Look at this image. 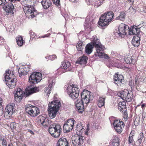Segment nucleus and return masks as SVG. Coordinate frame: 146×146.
<instances>
[{
	"label": "nucleus",
	"mask_w": 146,
	"mask_h": 146,
	"mask_svg": "<svg viewBox=\"0 0 146 146\" xmlns=\"http://www.w3.org/2000/svg\"><path fill=\"white\" fill-rule=\"evenodd\" d=\"M114 18V14L112 11H107L102 14L99 18L98 24L99 27L104 29L112 21Z\"/></svg>",
	"instance_id": "obj_1"
},
{
	"label": "nucleus",
	"mask_w": 146,
	"mask_h": 146,
	"mask_svg": "<svg viewBox=\"0 0 146 146\" xmlns=\"http://www.w3.org/2000/svg\"><path fill=\"white\" fill-rule=\"evenodd\" d=\"M61 106L60 102L58 100H54L49 103L48 111L49 115L51 119L55 117Z\"/></svg>",
	"instance_id": "obj_2"
},
{
	"label": "nucleus",
	"mask_w": 146,
	"mask_h": 146,
	"mask_svg": "<svg viewBox=\"0 0 146 146\" xmlns=\"http://www.w3.org/2000/svg\"><path fill=\"white\" fill-rule=\"evenodd\" d=\"M61 127L59 124L53 123L48 128V132L51 136L55 138L58 137L61 133Z\"/></svg>",
	"instance_id": "obj_3"
},
{
	"label": "nucleus",
	"mask_w": 146,
	"mask_h": 146,
	"mask_svg": "<svg viewBox=\"0 0 146 146\" xmlns=\"http://www.w3.org/2000/svg\"><path fill=\"white\" fill-rule=\"evenodd\" d=\"M66 88L67 92L68 94V95L73 100L76 99L78 98L79 96L80 90L76 87L77 86L72 84V85L69 86L67 87L66 86Z\"/></svg>",
	"instance_id": "obj_4"
},
{
	"label": "nucleus",
	"mask_w": 146,
	"mask_h": 146,
	"mask_svg": "<svg viewBox=\"0 0 146 146\" xmlns=\"http://www.w3.org/2000/svg\"><path fill=\"white\" fill-rule=\"evenodd\" d=\"M80 99L84 104L87 106V104L93 100L94 97L93 94L91 92L86 90H84L81 92L80 95Z\"/></svg>",
	"instance_id": "obj_5"
},
{
	"label": "nucleus",
	"mask_w": 146,
	"mask_h": 146,
	"mask_svg": "<svg viewBox=\"0 0 146 146\" xmlns=\"http://www.w3.org/2000/svg\"><path fill=\"white\" fill-rule=\"evenodd\" d=\"M42 74L38 72H32L30 76L28 82L31 84H36L42 80Z\"/></svg>",
	"instance_id": "obj_6"
},
{
	"label": "nucleus",
	"mask_w": 146,
	"mask_h": 146,
	"mask_svg": "<svg viewBox=\"0 0 146 146\" xmlns=\"http://www.w3.org/2000/svg\"><path fill=\"white\" fill-rule=\"evenodd\" d=\"M113 79L114 83L117 86L124 85L127 82V81L124 80L123 76L119 74L118 72L115 73L113 76Z\"/></svg>",
	"instance_id": "obj_7"
},
{
	"label": "nucleus",
	"mask_w": 146,
	"mask_h": 146,
	"mask_svg": "<svg viewBox=\"0 0 146 146\" xmlns=\"http://www.w3.org/2000/svg\"><path fill=\"white\" fill-rule=\"evenodd\" d=\"M139 26L133 25L130 27H129L128 30V34L130 35H143V32L140 30L141 27H139Z\"/></svg>",
	"instance_id": "obj_8"
},
{
	"label": "nucleus",
	"mask_w": 146,
	"mask_h": 146,
	"mask_svg": "<svg viewBox=\"0 0 146 146\" xmlns=\"http://www.w3.org/2000/svg\"><path fill=\"white\" fill-rule=\"evenodd\" d=\"M29 85L25 89L26 96L27 97L39 91V89L35 86V84H31L29 83Z\"/></svg>",
	"instance_id": "obj_9"
},
{
	"label": "nucleus",
	"mask_w": 146,
	"mask_h": 146,
	"mask_svg": "<svg viewBox=\"0 0 146 146\" xmlns=\"http://www.w3.org/2000/svg\"><path fill=\"white\" fill-rule=\"evenodd\" d=\"M129 26L125 24L121 23L118 27V30L117 32L119 36L122 37L123 36L126 35L127 33L126 32V30H128Z\"/></svg>",
	"instance_id": "obj_10"
},
{
	"label": "nucleus",
	"mask_w": 146,
	"mask_h": 146,
	"mask_svg": "<svg viewBox=\"0 0 146 146\" xmlns=\"http://www.w3.org/2000/svg\"><path fill=\"white\" fill-rule=\"evenodd\" d=\"M84 137L78 135L77 137H72V142L74 146H80L83 143Z\"/></svg>",
	"instance_id": "obj_11"
},
{
	"label": "nucleus",
	"mask_w": 146,
	"mask_h": 146,
	"mask_svg": "<svg viewBox=\"0 0 146 146\" xmlns=\"http://www.w3.org/2000/svg\"><path fill=\"white\" fill-rule=\"evenodd\" d=\"M14 104L11 103L8 104L5 108L4 114L6 116H8L9 117L12 116L13 113H15V110L14 109Z\"/></svg>",
	"instance_id": "obj_12"
},
{
	"label": "nucleus",
	"mask_w": 146,
	"mask_h": 146,
	"mask_svg": "<svg viewBox=\"0 0 146 146\" xmlns=\"http://www.w3.org/2000/svg\"><path fill=\"white\" fill-rule=\"evenodd\" d=\"M4 10L9 14H13V11L14 6L13 4L11 2H7L3 7Z\"/></svg>",
	"instance_id": "obj_13"
},
{
	"label": "nucleus",
	"mask_w": 146,
	"mask_h": 146,
	"mask_svg": "<svg viewBox=\"0 0 146 146\" xmlns=\"http://www.w3.org/2000/svg\"><path fill=\"white\" fill-rule=\"evenodd\" d=\"M84 104L81 99H78L76 101L75 104L76 108L79 113H82L84 111Z\"/></svg>",
	"instance_id": "obj_14"
},
{
	"label": "nucleus",
	"mask_w": 146,
	"mask_h": 146,
	"mask_svg": "<svg viewBox=\"0 0 146 146\" xmlns=\"http://www.w3.org/2000/svg\"><path fill=\"white\" fill-rule=\"evenodd\" d=\"M125 95L122 99L127 102L131 101L133 98V94L132 92H129L127 90H125Z\"/></svg>",
	"instance_id": "obj_15"
},
{
	"label": "nucleus",
	"mask_w": 146,
	"mask_h": 146,
	"mask_svg": "<svg viewBox=\"0 0 146 146\" xmlns=\"http://www.w3.org/2000/svg\"><path fill=\"white\" fill-rule=\"evenodd\" d=\"M41 3L44 9H47L50 8L51 10L52 9V3L50 0H42Z\"/></svg>",
	"instance_id": "obj_16"
},
{
	"label": "nucleus",
	"mask_w": 146,
	"mask_h": 146,
	"mask_svg": "<svg viewBox=\"0 0 146 146\" xmlns=\"http://www.w3.org/2000/svg\"><path fill=\"white\" fill-rule=\"evenodd\" d=\"M88 57L83 55V56L79 57L76 62V64H79L82 65H84L86 64Z\"/></svg>",
	"instance_id": "obj_17"
},
{
	"label": "nucleus",
	"mask_w": 146,
	"mask_h": 146,
	"mask_svg": "<svg viewBox=\"0 0 146 146\" xmlns=\"http://www.w3.org/2000/svg\"><path fill=\"white\" fill-rule=\"evenodd\" d=\"M23 91L22 90L19 92H14L13 94H14V99L17 102H20L23 97Z\"/></svg>",
	"instance_id": "obj_18"
},
{
	"label": "nucleus",
	"mask_w": 146,
	"mask_h": 146,
	"mask_svg": "<svg viewBox=\"0 0 146 146\" xmlns=\"http://www.w3.org/2000/svg\"><path fill=\"white\" fill-rule=\"evenodd\" d=\"M120 123L119 121L117 119H116L114 120L113 124L115 131L118 133H120L122 132L123 129L121 126L118 123Z\"/></svg>",
	"instance_id": "obj_19"
},
{
	"label": "nucleus",
	"mask_w": 146,
	"mask_h": 146,
	"mask_svg": "<svg viewBox=\"0 0 146 146\" xmlns=\"http://www.w3.org/2000/svg\"><path fill=\"white\" fill-rule=\"evenodd\" d=\"M8 79H5V81L6 82V84L8 86L9 88H14L16 85V82H14V78L11 80V78L10 77V78H7Z\"/></svg>",
	"instance_id": "obj_20"
},
{
	"label": "nucleus",
	"mask_w": 146,
	"mask_h": 146,
	"mask_svg": "<svg viewBox=\"0 0 146 146\" xmlns=\"http://www.w3.org/2000/svg\"><path fill=\"white\" fill-rule=\"evenodd\" d=\"M40 113V111L39 109L36 106L32 105L30 115L35 117L39 114Z\"/></svg>",
	"instance_id": "obj_21"
},
{
	"label": "nucleus",
	"mask_w": 146,
	"mask_h": 146,
	"mask_svg": "<svg viewBox=\"0 0 146 146\" xmlns=\"http://www.w3.org/2000/svg\"><path fill=\"white\" fill-rule=\"evenodd\" d=\"M69 143L67 139L64 137L60 138L57 143V146H68Z\"/></svg>",
	"instance_id": "obj_22"
},
{
	"label": "nucleus",
	"mask_w": 146,
	"mask_h": 146,
	"mask_svg": "<svg viewBox=\"0 0 146 146\" xmlns=\"http://www.w3.org/2000/svg\"><path fill=\"white\" fill-rule=\"evenodd\" d=\"M91 43L95 47L96 49L101 48L102 45L100 41L99 40L97 37H95L93 39Z\"/></svg>",
	"instance_id": "obj_23"
},
{
	"label": "nucleus",
	"mask_w": 146,
	"mask_h": 146,
	"mask_svg": "<svg viewBox=\"0 0 146 146\" xmlns=\"http://www.w3.org/2000/svg\"><path fill=\"white\" fill-rule=\"evenodd\" d=\"M40 121L41 124L45 127H48L50 123V121H49L48 118L43 116L41 117Z\"/></svg>",
	"instance_id": "obj_24"
},
{
	"label": "nucleus",
	"mask_w": 146,
	"mask_h": 146,
	"mask_svg": "<svg viewBox=\"0 0 146 146\" xmlns=\"http://www.w3.org/2000/svg\"><path fill=\"white\" fill-rule=\"evenodd\" d=\"M83 129V127L81 123L80 122L77 124L76 130V133L78 135H82Z\"/></svg>",
	"instance_id": "obj_25"
},
{
	"label": "nucleus",
	"mask_w": 146,
	"mask_h": 146,
	"mask_svg": "<svg viewBox=\"0 0 146 146\" xmlns=\"http://www.w3.org/2000/svg\"><path fill=\"white\" fill-rule=\"evenodd\" d=\"M29 34H30V36L31 37V38L30 40L31 39V38H44L46 37H48L50 35V33L47 34L46 35H45L43 36H39V37H38L37 38V36L36 35V34L35 33L32 32V30H31L29 31Z\"/></svg>",
	"instance_id": "obj_26"
},
{
	"label": "nucleus",
	"mask_w": 146,
	"mask_h": 146,
	"mask_svg": "<svg viewBox=\"0 0 146 146\" xmlns=\"http://www.w3.org/2000/svg\"><path fill=\"white\" fill-rule=\"evenodd\" d=\"M94 46L90 43H88L85 47V52L88 54H90L92 51V49Z\"/></svg>",
	"instance_id": "obj_27"
},
{
	"label": "nucleus",
	"mask_w": 146,
	"mask_h": 146,
	"mask_svg": "<svg viewBox=\"0 0 146 146\" xmlns=\"http://www.w3.org/2000/svg\"><path fill=\"white\" fill-rule=\"evenodd\" d=\"M119 110L120 112H123V110L127 109L126 104L125 102L123 101L122 102H120L118 105Z\"/></svg>",
	"instance_id": "obj_28"
},
{
	"label": "nucleus",
	"mask_w": 146,
	"mask_h": 146,
	"mask_svg": "<svg viewBox=\"0 0 146 146\" xmlns=\"http://www.w3.org/2000/svg\"><path fill=\"white\" fill-rule=\"evenodd\" d=\"M16 42L17 45L20 46H22L25 41L23 40L22 36H18L16 37Z\"/></svg>",
	"instance_id": "obj_29"
},
{
	"label": "nucleus",
	"mask_w": 146,
	"mask_h": 146,
	"mask_svg": "<svg viewBox=\"0 0 146 146\" xmlns=\"http://www.w3.org/2000/svg\"><path fill=\"white\" fill-rule=\"evenodd\" d=\"M73 128L72 127L68 125V124L64 122L63 126V129L64 132L65 133L69 132Z\"/></svg>",
	"instance_id": "obj_30"
},
{
	"label": "nucleus",
	"mask_w": 146,
	"mask_h": 146,
	"mask_svg": "<svg viewBox=\"0 0 146 146\" xmlns=\"http://www.w3.org/2000/svg\"><path fill=\"white\" fill-rule=\"evenodd\" d=\"M126 14L124 12H121L120 13L119 15L116 17L115 20L124 21L125 19Z\"/></svg>",
	"instance_id": "obj_31"
},
{
	"label": "nucleus",
	"mask_w": 146,
	"mask_h": 146,
	"mask_svg": "<svg viewBox=\"0 0 146 146\" xmlns=\"http://www.w3.org/2000/svg\"><path fill=\"white\" fill-rule=\"evenodd\" d=\"M70 66V62L68 61L65 60L62 62L61 64V67L62 69H66Z\"/></svg>",
	"instance_id": "obj_32"
},
{
	"label": "nucleus",
	"mask_w": 146,
	"mask_h": 146,
	"mask_svg": "<svg viewBox=\"0 0 146 146\" xmlns=\"http://www.w3.org/2000/svg\"><path fill=\"white\" fill-rule=\"evenodd\" d=\"M119 139L118 137H115L112 141V145L113 146H119L120 145Z\"/></svg>",
	"instance_id": "obj_33"
},
{
	"label": "nucleus",
	"mask_w": 146,
	"mask_h": 146,
	"mask_svg": "<svg viewBox=\"0 0 146 146\" xmlns=\"http://www.w3.org/2000/svg\"><path fill=\"white\" fill-rule=\"evenodd\" d=\"M124 60L125 62L127 64H130L132 63V62L134 59L132 58L131 56L129 55H126L124 58Z\"/></svg>",
	"instance_id": "obj_34"
},
{
	"label": "nucleus",
	"mask_w": 146,
	"mask_h": 146,
	"mask_svg": "<svg viewBox=\"0 0 146 146\" xmlns=\"http://www.w3.org/2000/svg\"><path fill=\"white\" fill-rule=\"evenodd\" d=\"M96 53L94 55H93L92 57V58H95L94 57L98 56L101 58H103V53L101 52V50L100 49V48L98 49H96Z\"/></svg>",
	"instance_id": "obj_35"
},
{
	"label": "nucleus",
	"mask_w": 146,
	"mask_h": 146,
	"mask_svg": "<svg viewBox=\"0 0 146 146\" xmlns=\"http://www.w3.org/2000/svg\"><path fill=\"white\" fill-rule=\"evenodd\" d=\"M11 75V71L10 70L8 69L6 70L5 71V73L4 74L5 79H8V78H9V79L10 78V77H11L10 76ZM14 76V74L13 73V72H12V76Z\"/></svg>",
	"instance_id": "obj_36"
},
{
	"label": "nucleus",
	"mask_w": 146,
	"mask_h": 146,
	"mask_svg": "<svg viewBox=\"0 0 146 146\" xmlns=\"http://www.w3.org/2000/svg\"><path fill=\"white\" fill-rule=\"evenodd\" d=\"M105 100V98L100 97L98 103V106L99 108H101L104 105Z\"/></svg>",
	"instance_id": "obj_37"
},
{
	"label": "nucleus",
	"mask_w": 146,
	"mask_h": 146,
	"mask_svg": "<svg viewBox=\"0 0 146 146\" xmlns=\"http://www.w3.org/2000/svg\"><path fill=\"white\" fill-rule=\"evenodd\" d=\"M74 121L75 120L73 118H71L68 119L66 121H65L64 122L68 124V125H70L71 127H72L73 128Z\"/></svg>",
	"instance_id": "obj_38"
},
{
	"label": "nucleus",
	"mask_w": 146,
	"mask_h": 146,
	"mask_svg": "<svg viewBox=\"0 0 146 146\" xmlns=\"http://www.w3.org/2000/svg\"><path fill=\"white\" fill-rule=\"evenodd\" d=\"M32 105L31 104L27 105L25 106V110L26 112L30 115Z\"/></svg>",
	"instance_id": "obj_39"
},
{
	"label": "nucleus",
	"mask_w": 146,
	"mask_h": 146,
	"mask_svg": "<svg viewBox=\"0 0 146 146\" xmlns=\"http://www.w3.org/2000/svg\"><path fill=\"white\" fill-rule=\"evenodd\" d=\"M133 134H130L128 140L129 144H131L133 145H134V144H135V142L133 139Z\"/></svg>",
	"instance_id": "obj_40"
},
{
	"label": "nucleus",
	"mask_w": 146,
	"mask_h": 146,
	"mask_svg": "<svg viewBox=\"0 0 146 146\" xmlns=\"http://www.w3.org/2000/svg\"><path fill=\"white\" fill-rule=\"evenodd\" d=\"M29 11L30 12V13H33L34 14H35V16H37V15H38L39 13L37 12V11L35 9L34 6L32 7H30V9H28Z\"/></svg>",
	"instance_id": "obj_41"
},
{
	"label": "nucleus",
	"mask_w": 146,
	"mask_h": 146,
	"mask_svg": "<svg viewBox=\"0 0 146 146\" xmlns=\"http://www.w3.org/2000/svg\"><path fill=\"white\" fill-rule=\"evenodd\" d=\"M78 45L76 46V48L78 51H82V41H79L78 43Z\"/></svg>",
	"instance_id": "obj_42"
},
{
	"label": "nucleus",
	"mask_w": 146,
	"mask_h": 146,
	"mask_svg": "<svg viewBox=\"0 0 146 146\" xmlns=\"http://www.w3.org/2000/svg\"><path fill=\"white\" fill-rule=\"evenodd\" d=\"M132 45L134 47H137L139 46L140 44V41L138 40H132L131 41Z\"/></svg>",
	"instance_id": "obj_43"
},
{
	"label": "nucleus",
	"mask_w": 146,
	"mask_h": 146,
	"mask_svg": "<svg viewBox=\"0 0 146 146\" xmlns=\"http://www.w3.org/2000/svg\"><path fill=\"white\" fill-rule=\"evenodd\" d=\"M143 138V133H141L138 137L137 141L139 142V144L141 143L142 140Z\"/></svg>",
	"instance_id": "obj_44"
},
{
	"label": "nucleus",
	"mask_w": 146,
	"mask_h": 146,
	"mask_svg": "<svg viewBox=\"0 0 146 146\" xmlns=\"http://www.w3.org/2000/svg\"><path fill=\"white\" fill-rule=\"evenodd\" d=\"M125 90L124 91H119L117 93V96L121 98H123L124 95H125Z\"/></svg>",
	"instance_id": "obj_45"
},
{
	"label": "nucleus",
	"mask_w": 146,
	"mask_h": 146,
	"mask_svg": "<svg viewBox=\"0 0 146 146\" xmlns=\"http://www.w3.org/2000/svg\"><path fill=\"white\" fill-rule=\"evenodd\" d=\"M123 118L124 119H127L128 116V114H127V109H124L123 110Z\"/></svg>",
	"instance_id": "obj_46"
},
{
	"label": "nucleus",
	"mask_w": 146,
	"mask_h": 146,
	"mask_svg": "<svg viewBox=\"0 0 146 146\" xmlns=\"http://www.w3.org/2000/svg\"><path fill=\"white\" fill-rule=\"evenodd\" d=\"M134 35L135 36H133L132 40H138L139 41H140V38L141 37V35Z\"/></svg>",
	"instance_id": "obj_47"
},
{
	"label": "nucleus",
	"mask_w": 146,
	"mask_h": 146,
	"mask_svg": "<svg viewBox=\"0 0 146 146\" xmlns=\"http://www.w3.org/2000/svg\"><path fill=\"white\" fill-rule=\"evenodd\" d=\"M53 3L57 6L59 7L60 6V0H53Z\"/></svg>",
	"instance_id": "obj_48"
},
{
	"label": "nucleus",
	"mask_w": 146,
	"mask_h": 146,
	"mask_svg": "<svg viewBox=\"0 0 146 146\" xmlns=\"http://www.w3.org/2000/svg\"><path fill=\"white\" fill-rule=\"evenodd\" d=\"M33 5H26L24 6V9H25L26 10H27L28 12L29 13H30V12L29 11V10H28V9H30V7H33Z\"/></svg>",
	"instance_id": "obj_49"
},
{
	"label": "nucleus",
	"mask_w": 146,
	"mask_h": 146,
	"mask_svg": "<svg viewBox=\"0 0 146 146\" xmlns=\"http://www.w3.org/2000/svg\"><path fill=\"white\" fill-rule=\"evenodd\" d=\"M56 58V56L54 55H50L48 57V59L50 60H53Z\"/></svg>",
	"instance_id": "obj_50"
},
{
	"label": "nucleus",
	"mask_w": 146,
	"mask_h": 146,
	"mask_svg": "<svg viewBox=\"0 0 146 146\" xmlns=\"http://www.w3.org/2000/svg\"><path fill=\"white\" fill-rule=\"evenodd\" d=\"M2 144L3 146H7V143L6 140L4 139H3L2 141Z\"/></svg>",
	"instance_id": "obj_51"
},
{
	"label": "nucleus",
	"mask_w": 146,
	"mask_h": 146,
	"mask_svg": "<svg viewBox=\"0 0 146 146\" xmlns=\"http://www.w3.org/2000/svg\"><path fill=\"white\" fill-rule=\"evenodd\" d=\"M16 124L15 122H12L10 125V127L12 129H13L15 127Z\"/></svg>",
	"instance_id": "obj_52"
},
{
	"label": "nucleus",
	"mask_w": 146,
	"mask_h": 146,
	"mask_svg": "<svg viewBox=\"0 0 146 146\" xmlns=\"http://www.w3.org/2000/svg\"><path fill=\"white\" fill-rule=\"evenodd\" d=\"M4 38L1 37H0V45H3L4 42Z\"/></svg>",
	"instance_id": "obj_53"
},
{
	"label": "nucleus",
	"mask_w": 146,
	"mask_h": 146,
	"mask_svg": "<svg viewBox=\"0 0 146 146\" xmlns=\"http://www.w3.org/2000/svg\"><path fill=\"white\" fill-rule=\"evenodd\" d=\"M17 69L18 70V73L19 74V76H20V75L21 74V76L22 75H23L24 74V72H22V71L19 70V69H20V68H17Z\"/></svg>",
	"instance_id": "obj_54"
},
{
	"label": "nucleus",
	"mask_w": 146,
	"mask_h": 146,
	"mask_svg": "<svg viewBox=\"0 0 146 146\" xmlns=\"http://www.w3.org/2000/svg\"><path fill=\"white\" fill-rule=\"evenodd\" d=\"M119 122L120 123H118L121 126V127L122 128V129L125 126V124L122 121H120L119 120Z\"/></svg>",
	"instance_id": "obj_55"
},
{
	"label": "nucleus",
	"mask_w": 146,
	"mask_h": 146,
	"mask_svg": "<svg viewBox=\"0 0 146 146\" xmlns=\"http://www.w3.org/2000/svg\"><path fill=\"white\" fill-rule=\"evenodd\" d=\"M4 113L3 106H0V116H1Z\"/></svg>",
	"instance_id": "obj_56"
},
{
	"label": "nucleus",
	"mask_w": 146,
	"mask_h": 146,
	"mask_svg": "<svg viewBox=\"0 0 146 146\" xmlns=\"http://www.w3.org/2000/svg\"><path fill=\"white\" fill-rule=\"evenodd\" d=\"M133 84L134 82L133 80H130L129 81L128 84L131 87L132 86H133Z\"/></svg>",
	"instance_id": "obj_57"
},
{
	"label": "nucleus",
	"mask_w": 146,
	"mask_h": 146,
	"mask_svg": "<svg viewBox=\"0 0 146 146\" xmlns=\"http://www.w3.org/2000/svg\"><path fill=\"white\" fill-rule=\"evenodd\" d=\"M103 58H104L105 59H108L110 58V57L108 56V55L104 53L103 55Z\"/></svg>",
	"instance_id": "obj_58"
},
{
	"label": "nucleus",
	"mask_w": 146,
	"mask_h": 146,
	"mask_svg": "<svg viewBox=\"0 0 146 146\" xmlns=\"http://www.w3.org/2000/svg\"><path fill=\"white\" fill-rule=\"evenodd\" d=\"M7 3V1L0 0V6L1 5H4L5 4V3Z\"/></svg>",
	"instance_id": "obj_59"
},
{
	"label": "nucleus",
	"mask_w": 146,
	"mask_h": 146,
	"mask_svg": "<svg viewBox=\"0 0 146 146\" xmlns=\"http://www.w3.org/2000/svg\"><path fill=\"white\" fill-rule=\"evenodd\" d=\"M91 23L90 24L88 23H85V25H84L85 28L86 27V28H88L89 27H90V25H91Z\"/></svg>",
	"instance_id": "obj_60"
},
{
	"label": "nucleus",
	"mask_w": 146,
	"mask_h": 146,
	"mask_svg": "<svg viewBox=\"0 0 146 146\" xmlns=\"http://www.w3.org/2000/svg\"><path fill=\"white\" fill-rule=\"evenodd\" d=\"M127 2L128 3H129L131 4V5H132L134 2V1L133 0H128Z\"/></svg>",
	"instance_id": "obj_61"
},
{
	"label": "nucleus",
	"mask_w": 146,
	"mask_h": 146,
	"mask_svg": "<svg viewBox=\"0 0 146 146\" xmlns=\"http://www.w3.org/2000/svg\"><path fill=\"white\" fill-rule=\"evenodd\" d=\"M9 1V2H13L15 3L16 1H18L19 2L20 1V0H8Z\"/></svg>",
	"instance_id": "obj_62"
},
{
	"label": "nucleus",
	"mask_w": 146,
	"mask_h": 146,
	"mask_svg": "<svg viewBox=\"0 0 146 146\" xmlns=\"http://www.w3.org/2000/svg\"><path fill=\"white\" fill-rule=\"evenodd\" d=\"M27 130H28V132H29L31 134H32L33 135H34V133L31 130H30V129H28Z\"/></svg>",
	"instance_id": "obj_63"
},
{
	"label": "nucleus",
	"mask_w": 146,
	"mask_h": 146,
	"mask_svg": "<svg viewBox=\"0 0 146 146\" xmlns=\"http://www.w3.org/2000/svg\"><path fill=\"white\" fill-rule=\"evenodd\" d=\"M137 118H136L135 119V120L134 121V125L135 126L136 125H137L138 124V122H137Z\"/></svg>",
	"instance_id": "obj_64"
}]
</instances>
